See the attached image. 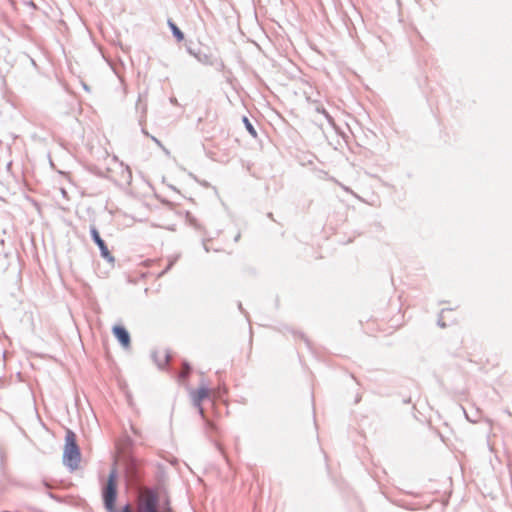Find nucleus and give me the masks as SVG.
<instances>
[{"label":"nucleus","mask_w":512,"mask_h":512,"mask_svg":"<svg viewBox=\"0 0 512 512\" xmlns=\"http://www.w3.org/2000/svg\"><path fill=\"white\" fill-rule=\"evenodd\" d=\"M159 512H174L171 504H170V500L168 498L165 499L163 505L161 506L160 510L158 509Z\"/></svg>","instance_id":"nucleus-17"},{"label":"nucleus","mask_w":512,"mask_h":512,"mask_svg":"<svg viewBox=\"0 0 512 512\" xmlns=\"http://www.w3.org/2000/svg\"><path fill=\"white\" fill-rule=\"evenodd\" d=\"M210 393V389L208 386L203 385L197 389V391L193 394V404L194 406H199L201 402L208 398Z\"/></svg>","instance_id":"nucleus-9"},{"label":"nucleus","mask_w":512,"mask_h":512,"mask_svg":"<svg viewBox=\"0 0 512 512\" xmlns=\"http://www.w3.org/2000/svg\"><path fill=\"white\" fill-rule=\"evenodd\" d=\"M299 335H300L301 339L304 340V342L307 345V347L310 348V341H309V339L303 333H300Z\"/></svg>","instance_id":"nucleus-23"},{"label":"nucleus","mask_w":512,"mask_h":512,"mask_svg":"<svg viewBox=\"0 0 512 512\" xmlns=\"http://www.w3.org/2000/svg\"><path fill=\"white\" fill-rule=\"evenodd\" d=\"M126 441H127V444H128L129 446H132V445H133V441H132V439H131L130 437H127Z\"/></svg>","instance_id":"nucleus-27"},{"label":"nucleus","mask_w":512,"mask_h":512,"mask_svg":"<svg viewBox=\"0 0 512 512\" xmlns=\"http://www.w3.org/2000/svg\"><path fill=\"white\" fill-rule=\"evenodd\" d=\"M167 25L170 28V31L173 37L177 40V42H181L184 40L185 36L181 29L176 25V23L172 19H168Z\"/></svg>","instance_id":"nucleus-12"},{"label":"nucleus","mask_w":512,"mask_h":512,"mask_svg":"<svg viewBox=\"0 0 512 512\" xmlns=\"http://www.w3.org/2000/svg\"><path fill=\"white\" fill-rule=\"evenodd\" d=\"M120 178L118 179L119 183L122 185H130L132 182V172L128 166H124L122 163L120 164Z\"/></svg>","instance_id":"nucleus-10"},{"label":"nucleus","mask_w":512,"mask_h":512,"mask_svg":"<svg viewBox=\"0 0 512 512\" xmlns=\"http://www.w3.org/2000/svg\"><path fill=\"white\" fill-rule=\"evenodd\" d=\"M240 239V233H238L235 238H234V241L237 242L238 240Z\"/></svg>","instance_id":"nucleus-29"},{"label":"nucleus","mask_w":512,"mask_h":512,"mask_svg":"<svg viewBox=\"0 0 512 512\" xmlns=\"http://www.w3.org/2000/svg\"><path fill=\"white\" fill-rule=\"evenodd\" d=\"M126 463V473L129 477L138 478L139 477V465L136 458L131 455H127L125 458Z\"/></svg>","instance_id":"nucleus-8"},{"label":"nucleus","mask_w":512,"mask_h":512,"mask_svg":"<svg viewBox=\"0 0 512 512\" xmlns=\"http://www.w3.org/2000/svg\"><path fill=\"white\" fill-rule=\"evenodd\" d=\"M159 496L154 490H151L146 499L138 505V512H159Z\"/></svg>","instance_id":"nucleus-5"},{"label":"nucleus","mask_w":512,"mask_h":512,"mask_svg":"<svg viewBox=\"0 0 512 512\" xmlns=\"http://www.w3.org/2000/svg\"><path fill=\"white\" fill-rule=\"evenodd\" d=\"M90 236H91L92 241L99 248L101 257L109 263H114L115 258L109 251L108 246L106 245L105 241L101 238L100 233L95 225L90 226Z\"/></svg>","instance_id":"nucleus-4"},{"label":"nucleus","mask_w":512,"mask_h":512,"mask_svg":"<svg viewBox=\"0 0 512 512\" xmlns=\"http://www.w3.org/2000/svg\"><path fill=\"white\" fill-rule=\"evenodd\" d=\"M242 121L244 123V126H245L246 130L249 132V134L252 137L256 138L257 137V131L254 128L253 124L250 122V120L246 116H243Z\"/></svg>","instance_id":"nucleus-13"},{"label":"nucleus","mask_w":512,"mask_h":512,"mask_svg":"<svg viewBox=\"0 0 512 512\" xmlns=\"http://www.w3.org/2000/svg\"><path fill=\"white\" fill-rule=\"evenodd\" d=\"M183 368H184V370L179 374V378L182 380H185L189 377L192 368H191V365L187 361L183 362Z\"/></svg>","instance_id":"nucleus-15"},{"label":"nucleus","mask_w":512,"mask_h":512,"mask_svg":"<svg viewBox=\"0 0 512 512\" xmlns=\"http://www.w3.org/2000/svg\"><path fill=\"white\" fill-rule=\"evenodd\" d=\"M151 356L159 369H164L171 359V354L168 350L165 351L163 360H161L158 357V352H156V351L152 352Z\"/></svg>","instance_id":"nucleus-11"},{"label":"nucleus","mask_w":512,"mask_h":512,"mask_svg":"<svg viewBox=\"0 0 512 512\" xmlns=\"http://www.w3.org/2000/svg\"><path fill=\"white\" fill-rule=\"evenodd\" d=\"M81 460L80 448L76 441V435L68 430L65 436V447L63 452V463L73 471L78 468Z\"/></svg>","instance_id":"nucleus-3"},{"label":"nucleus","mask_w":512,"mask_h":512,"mask_svg":"<svg viewBox=\"0 0 512 512\" xmlns=\"http://www.w3.org/2000/svg\"><path fill=\"white\" fill-rule=\"evenodd\" d=\"M121 512H133L132 511V508H131V505L129 503H126L122 508H121Z\"/></svg>","instance_id":"nucleus-22"},{"label":"nucleus","mask_w":512,"mask_h":512,"mask_svg":"<svg viewBox=\"0 0 512 512\" xmlns=\"http://www.w3.org/2000/svg\"><path fill=\"white\" fill-rule=\"evenodd\" d=\"M112 333L118 342L124 347L128 348L131 343V338L128 330L122 325H115L112 328Z\"/></svg>","instance_id":"nucleus-6"},{"label":"nucleus","mask_w":512,"mask_h":512,"mask_svg":"<svg viewBox=\"0 0 512 512\" xmlns=\"http://www.w3.org/2000/svg\"><path fill=\"white\" fill-rule=\"evenodd\" d=\"M48 495H49V497L56 499V496L53 493L49 492Z\"/></svg>","instance_id":"nucleus-30"},{"label":"nucleus","mask_w":512,"mask_h":512,"mask_svg":"<svg viewBox=\"0 0 512 512\" xmlns=\"http://www.w3.org/2000/svg\"><path fill=\"white\" fill-rule=\"evenodd\" d=\"M89 171L99 177H102V178H106V174L105 172H103L102 170H100L98 167L96 166H93V167H90L89 168Z\"/></svg>","instance_id":"nucleus-19"},{"label":"nucleus","mask_w":512,"mask_h":512,"mask_svg":"<svg viewBox=\"0 0 512 512\" xmlns=\"http://www.w3.org/2000/svg\"><path fill=\"white\" fill-rule=\"evenodd\" d=\"M103 506L107 512H118L116 501L118 497V471L114 464L109 471L106 482L101 488Z\"/></svg>","instance_id":"nucleus-1"},{"label":"nucleus","mask_w":512,"mask_h":512,"mask_svg":"<svg viewBox=\"0 0 512 512\" xmlns=\"http://www.w3.org/2000/svg\"><path fill=\"white\" fill-rule=\"evenodd\" d=\"M186 51L193 56L199 63L215 67L219 72L225 69L223 60L214 56L208 48L204 49L201 46L194 44L192 41L185 43Z\"/></svg>","instance_id":"nucleus-2"},{"label":"nucleus","mask_w":512,"mask_h":512,"mask_svg":"<svg viewBox=\"0 0 512 512\" xmlns=\"http://www.w3.org/2000/svg\"><path fill=\"white\" fill-rule=\"evenodd\" d=\"M179 256L176 255V256H173V257H170L169 260H168V264L167 266L165 267V269L159 274V276H162L164 275L165 273H167L173 266L174 264L177 262Z\"/></svg>","instance_id":"nucleus-16"},{"label":"nucleus","mask_w":512,"mask_h":512,"mask_svg":"<svg viewBox=\"0 0 512 512\" xmlns=\"http://www.w3.org/2000/svg\"><path fill=\"white\" fill-rule=\"evenodd\" d=\"M198 409L199 414L204 417V409L201 404L199 406H195Z\"/></svg>","instance_id":"nucleus-24"},{"label":"nucleus","mask_w":512,"mask_h":512,"mask_svg":"<svg viewBox=\"0 0 512 512\" xmlns=\"http://www.w3.org/2000/svg\"><path fill=\"white\" fill-rule=\"evenodd\" d=\"M5 452L2 448H0V467L3 470L5 465Z\"/></svg>","instance_id":"nucleus-21"},{"label":"nucleus","mask_w":512,"mask_h":512,"mask_svg":"<svg viewBox=\"0 0 512 512\" xmlns=\"http://www.w3.org/2000/svg\"><path fill=\"white\" fill-rule=\"evenodd\" d=\"M151 140L158 146L160 147L166 154H169V151L168 149L162 144V142L156 138L155 136H150Z\"/></svg>","instance_id":"nucleus-20"},{"label":"nucleus","mask_w":512,"mask_h":512,"mask_svg":"<svg viewBox=\"0 0 512 512\" xmlns=\"http://www.w3.org/2000/svg\"><path fill=\"white\" fill-rule=\"evenodd\" d=\"M191 224H192L196 229H200V225L197 223V220H196V219L191 220Z\"/></svg>","instance_id":"nucleus-25"},{"label":"nucleus","mask_w":512,"mask_h":512,"mask_svg":"<svg viewBox=\"0 0 512 512\" xmlns=\"http://www.w3.org/2000/svg\"><path fill=\"white\" fill-rule=\"evenodd\" d=\"M207 241H208L207 239H205V238L203 239V246H204L205 251L209 252V248L206 245Z\"/></svg>","instance_id":"nucleus-26"},{"label":"nucleus","mask_w":512,"mask_h":512,"mask_svg":"<svg viewBox=\"0 0 512 512\" xmlns=\"http://www.w3.org/2000/svg\"><path fill=\"white\" fill-rule=\"evenodd\" d=\"M451 309H442L440 314H439V317H438V321H437V324L439 327L441 328H445L447 326V324L444 322L443 320V314L446 312V311H450Z\"/></svg>","instance_id":"nucleus-18"},{"label":"nucleus","mask_w":512,"mask_h":512,"mask_svg":"<svg viewBox=\"0 0 512 512\" xmlns=\"http://www.w3.org/2000/svg\"><path fill=\"white\" fill-rule=\"evenodd\" d=\"M238 308H239V310H240L242 313H245V311H244V309H243V307H242V303H241V302H239V303H238Z\"/></svg>","instance_id":"nucleus-28"},{"label":"nucleus","mask_w":512,"mask_h":512,"mask_svg":"<svg viewBox=\"0 0 512 512\" xmlns=\"http://www.w3.org/2000/svg\"><path fill=\"white\" fill-rule=\"evenodd\" d=\"M315 110H316V112L322 114L326 118V120L328 121V123L330 125H333V126L335 125L333 117L329 114V112L323 106H317L315 108Z\"/></svg>","instance_id":"nucleus-14"},{"label":"nucleus","mask_w":512,"mask_h":512,"mask_svg":"<svg viewBox=\"0 0 512 512\" xmlns=\"http://www.w3.org/2000/svg\"><path fill=\"white\" fill-rule=\"evenodd\" d=\"M143 96L142 94H139V97H138V101L136 103V110L139 111L140 110V117H139V124L141 126H143V123L146 121V113H147V104L146 102H143ZM141 132L147 136V137H150L151 135L149 134V132L144 128L142 127L141 129Z\"/></svg>","instance_id":"nucleus-7"}]
</instances>
